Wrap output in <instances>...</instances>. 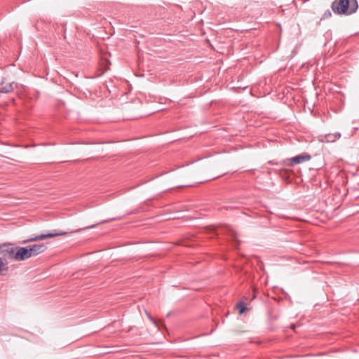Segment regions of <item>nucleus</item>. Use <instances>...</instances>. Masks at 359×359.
I'll use <instances>...</instances> for the list:
<instances>
[{
    "instance_id": "nucleus-1",
    "label": "nucleus",
    "mask_w": 359,
    "mask_h": 359,
    "mask_svg": "<svg viewBox=\"0 0 359 359\" xmlns=\"http://www.w3.org/2000/svg\"><path fill=\"white\" fill-rule=\"evenodd\" d=\"M356 0H335L332 4V9L334 13L351 15L358 9Z\"/></svg>"
},
{
    "instance_id": "nucleus-2",
    "label": "nucleus",
    "mask_w": 359,
    "mask_h": 359,
    "mask_svg": "<svg viewBox=\"0 0 359 359\" xmlns=\"http://www.w3.org/2000/svg\"><path fill=\"white\" fill-rule=\"evenodd\" d=\"M64 234H65V232L57 231L55 230L52 233H46V234H40V235H38V236H32V237H30V238H29L27 239L23 240L21 242V243L22 244H26V243H28L34 242V241H41V240H44V239H46V238H53V237H55V236H62V235H64Z\"/></svg>"
},
{
    "instance_id": "nucleus-3",
    "label": "nucleus",
    "mask_w": 359,
    "mask_h": 359,
    "mask_svg": "<svg viewBox=\"0 0 359 359\" xmlns=\"http://www.w3.org/2000/svg\"><path fill=\"white\" fill-rule=\"evenodd\" d=\"M31 257L36 256L43 252L46 247L43 244H34L27 246Z\"/></svg>"
},
{
    "instance_id": "nucleus-4",
    "label": "nucleus",
    "mask_w": 359,
    "mask_h": 359,
    "mask_svg": "<svg viewBox=\"0 0 359 359\" xmlns=\"http://www.w3.org/2000/svg\"><path fill=\"white\" fill-rule=\"evenodd\" d=\"M32 257L27 247H19L15 254L16 261H23Z\"/></svg>"
},
{
    "instance_id": "nucleus-5",
    "label": "nucleus",
    "mask_w": 359,
    "mask_h": 359,
    "mask_svg": "<svg viewBox=\"0 0 359 359\" xmlns=\"http://www.w3.org/2000/svg\"><path fill=\"white\" fill-rule=\"evenodd\" d=\"M311 159V156L307 154H302L294 157H292L290 159V165H294L297 164H300L304 162L308 161Z\"/></svg>"
},
{
    "instance_id": "nucleus-6",
    "label": "nucleus",
    "mask_w": 359,
    "mask_h": 359,
    "mask_svg": "<svg viewBox=\"0 0 359 359\" xmlns=\"http://www.w3.org/2000/svg\"><path fill=\"white\" fill-rule=\"evenodd\" d=\"M18 250V248H14L11 245H6L2 250L5 257H8L9 259L15 260V254Z\"/></svg>"
},
{
    "instance_id": "nucleus-7",
    "label": "nucleus",
    "mask_w": 359,
    "mask_h": 359,
    "mask_svg": "<svg viewBox=\"0 0 359 359\" xmlns=\"http://www.w3.org/2000/svg\"><path fill=\"white\" fill-rule=\"evenodd\" d=\"M14 86H16V84L14 82L4 84V83L2 81L1 83L0 84V93H11L13 90Z\"/></svg>"
},
{
    "instance_id": "nucleus-8",
    "label": "nucleus",
    "mask_w": 359,
    "mask_h": 359,
    "mask_svg": "<svg viewBox=\"0 0 359 359\" xmlns=\"http://www.w3.org/2000/svg\"><path fill=\"white\" fill-rule=\"evenodd\" d=\"M8 262L6 258L0 257V275H4L8 269Z\"/></svg>"
},
{
    "instance_id": "nucleus-9",
    "label": "nucleus",
    "mask_w": 359,
    "mask_h": 359,
    "mask_svg": "<svg viewBox=\"0 0 359 359\" xmlns=\"http://www.w3.org/2000/svg\"><path fill=\"white\" fill-rule=\"evenodd\" d=\"M341 134L339 133H335L333 134H328L325 137L327 142H333L339 140Z\"/></svg>"
},
{
    "instance_id": "nucleus-10",
    "label": "nucleus",
    "mask_w": 359,
    "mask_h": 359,
    "mask_svg": "<svg viewBox=\"0 0 359 359\" xmlns=\"http://www.w3.org/2000/svg\"><path fill=\"white\" fill-rule=\"evenodd\" d=\"M237 308L239 310V313L241 314L243 313L246 309V307H245V304L244 302H239L238 304H237Z\"/></svg>"
},
{
    "instance_id": "nucleus-11",
    "label": "nucleus",
    "mask_w": 359,
    "mask_h": 359,
    "mask_svg": "<svg viewBox=\"0 0 359 359\" xmlns=\"http://www.w3.org/2000/svg\"><path fill=\"white\" fill-rule=\"evenodd\" d=\"M147 316H148L149 319V320H151L154 324H155V325L157 326V323H156V320H154V318H152L149 314L147 313Z\"/></svg>"
},
{
    "instance_id": "nucleus-12",
    "label": "nucleus",
    "mask_w": 359,
    "mask_h": 359,
    "mask_svg": "<svg viewBox=\"0 0 359 359\" xmlns=\"http://www.w3.org/2000/svg\"><path fill=\"white\" fill-rule=\"evenodd\" d=\"M233 238L235 239L236 242L237 243V245H240V241L237 239L236 236L233 234Z\"/></svg>"
}]
</instances>
